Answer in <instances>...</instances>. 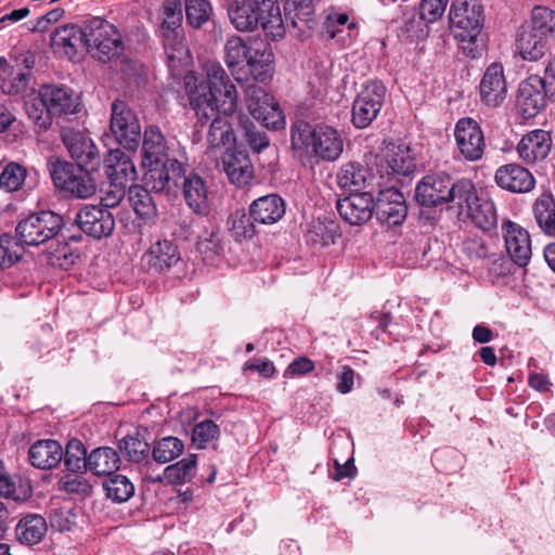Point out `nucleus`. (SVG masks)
<instances>
[{"label":"nucleus","instance_id":"nucleus-1","mask_svg":"<svg viewBox=\"0 0 555 555\" xmlns=\"http://www.w3.org/2000/svg\"><path fill=\"white\" fill-rule=\"evenodd\" d=\"M206 79L193 73L184 77L185 91L191 108L202 124L210 122L207 132L208 150H230L235 143L233 127L229 120L237 105V92L220 63L205 65Z\"/></svg>","mask_w":555,"mask_h":555},{"label":"nucleus","instance_id":"nucleus-2","mask_svg":"<svg viewBox=\"0 0 555 555\" xmlns=\"http://www.w3.org/2000/svg\"><path fill=\"white\" fill-rule=\"evenodd\" d=\"M177 145L167 140L157 126L145 128L142 141L143 182L152 190L168 189L172 181L181 178L183 163L180 157L183 153Z\"/></svg>","mask_w":555,"mask_h":555},{"label":"nucleus","instance_id":"nucleus-3","mask_svg":"<svg viewBox=\"0 0 555 555\" xmlns=\"http://www.w3.org/2000/svg\"><path fill=\"white\" fill-rule=\"evenodd\" d=\"M228 14L240 31H251L260 25L266 36L272 40L285 36L284 21L275 0H234Z\"/></svg>","mask_w":555,"mask_h":555},{"label":"nucleus","instance_id":"nucleus-4","mask_svg":"<svg viewBox=\"0 0 555 555\" xmlns=\"http://www.w3.org/2000/svg\"><path fill=\"white\" fill-rule=\"evenodd\" d=\"M272 52L264 46L253 47L240 36L230 37L224 44V62L237 81L246 68L255 81L263 82L272 75Z\"/></svg>","mask_w":555,"mask_h":555},{"label":"nucleus","instance_id":"nucleus-5","mask_svg":"<svg viewBox=\"0 0 555 555\" xmlns=\"http://www.w3.org/2000/svg\"><path fill=\"white\" fill-rule=\"evenodd\" d=\"M449 20L454 37L461 42L465 55L479 57L483 50L480 33L483 26V8L478 0H453Z\"/></svg>","mask_w":555,"mask_h":555},{"label":"nucleus","instance_id":"nucleus-6","mask_svg":"<svg viewBox=\"0 0 555 555\" xmlns=\"http://www.w3.org/2000/svg\"><path fill=\"white\" fill-rule=\"evenodd\" d=\"M468 179H453L444 172L425 176L415 188V198L418 204L427 207H436L450 204L455 209L456 204L466 194Z\"/></svg>","mask_w":555,"mask_h":555},{"label":"nucleus","instance_id":"nucleus-7","mask_svg":"<svg viewBox=\"0 0 555 555\" xmlns=\"http://www.w3.org/2000/svg\"><path fill=\"white\" fill-rule=\"evenodd\" d=\"M48 169L54 185L73 197L89 198L96 192L90 173L94 169L75 166L54 156L49 158Z\"/></svg>","mask_w":555,"mask_h":555},{"label":"nucleus","instance_id":"nucleus-8","mask_svg":"<svg viewBox=\"0 0 555 555\" xmlns=\"http://www.w3.org/2000/svg\"><path fill=\"white\" fill-rule=\"evenodd\" d=\"M64 225L63 217L52 210H40L23 218L16 225L22 244L38 246L56 238Z\"/></svg>","mask_w":555,"mask_h":555},{"label":"nucleus","instance_id":"nucleus-9","mask_svg":"<svg viewBox=\"0 0 555 555\" xmlns=\"http://www.w3.org/2000/svg\"><path fill=\"white\" fill-rule=\"evenodd\" d=\"M87 49L105 63L121 54L124 43L117 28L101 17L87 20Z\"/></svg>","mask_w":555,"mask_h":555},{"label":"nucleus","instance_id":"nucleus-10","mask_svg":"<svg viewBox=\"0 0 555 555\" xmlns=\"http://www.w3.org/2000/svg\"><path fill=\"white\" fill-rule=\"evenodd\" d=\"M466 191L463 199H460L455 206L459 216L467 217L483 232L496 229L499 218L494 202L488 197H480L470 180Z\"/></svg>","mask_w":555,"mask_h":555},{"label":"nucleus","instance_id":"nucleus-11","mask_svg":"<svg viewBox=\"0 0 555 555\" xmlns=\"http://www.w3.org/2000/svg\"><path fill=\"white\" fill-rule=\"evenodd\" d=\"M109 130L124 149L135 151L141 139V125L135 113L122 100H115L111 107Z\"/></svg>","mask_w":555,"mask_h":555},{"label":"nucleus","instance_id":"nucleus-12","mask_svg":"<svg viewBox=\"0 0 555 555\" xmlns=\"http://www.w3.org/2000/svg\"><path fill=\"white\" fill-rule=\"evenodd\" d=\"M182 190L186 205L191 210L201 217H207L210 214L211 205L208 196L206 183L202 177L194 172H186V167L182 165V176L177 181H172L168 189L155 191V193L169 194Z\"/></svg>","mask_w":555,"mask_h":555},{"label":"nucleus","instance_id":"nucleus-13","mask_svg":"<svg viewBox=\"0 0 555 555\" xmlns=\"http://www.w3.org/2000/svg\"><path fill=\"white\" fill-rule=\"evenodd\" d=\"M455 157L478 162L486 150L485 134L480 125L470 117L460 118L454 126Z\"/></svg>","mask_w":555,"mask_h":555},{"label":"nucleus","instance_id":"nucleus-14","mask_svg":"<svg viewBox=\"0 0 555 555\" xmlns=\"http://www.w3.org/2000/svg\"><path fill=\"white\" fill-rule=\"evenodd\" d=\"M386 88L382 81L367 82L352 104V124L364 129L377 117L384 104Z\"/></svg>","mask_w":555,"mask_h":555},{"label":"nucleus","instance_id":"nucleus-15","mask_svg":"<svg viewBox=\"0 0 555 555\" xmlns=\"http://www.w3.org/2000/svg\"><path fill=\"white\" fill-rule=\"evenodd\" d=\"M61 134L70 157L76 160L75 166L89 169L100 166L99 150L88 134L73 128H63Z\"/></svg>","mask_w":555,"mask_h":555},{"label":"nucleus","instance_id":"nucleus-16","mask_svg":"<svg viewBox=\"0 0 555 555\" xmlns=\"http://www.w3.org/2000/svg\"><path fill=\"white\" fill-rule=\"evenodd\" d=\"M75 223L88 236L102 240L112 235L115 218L105 207L85 205L75 217Z\"/></svg>","mask_w":555,"mask_h":555},{"label":"nucleus","instance_id":"nucleus-17","mask_svg":"<svg viewBox=\"0 0 555 555\" xmlns=\"http://www.w3.org/2000/svg\"><path fill=\"white\" fill-rule=\"evenodd\" d=\"M501 231L507 255L517 267L525 268L532 255L529 232L509 219L502 220Z\"/></svg>","mask_w":555,"mask_h":555},{"label":"nucleus","instance_id":"nucleus-18","mask_svg":"<svg viewBox=\"0 0 555 555\" xmlns=\"http://www.w3.org/2000/svg\"><path fill=\"white\" fill-rule=\"evenodd\" d=\"M406 212L405 198L395 188L380 190L374 198V214L380 223L399 225L404 221Z\"/></svg>","mask_w":555,"mask_h":555},{"label":"nucleus","instance_id":"nucleus-19","mask_svg":"<svg viewBox=\"0 0 555 555\" xmlns=\"http://www.w3.org/2000/svg\"><path fill=\"white\" fill-rule=\"evenodd\" d=\"M546 104V90L544 80L531 76L524 80L518 88L516 106L519 114L525 118L537 116Z\"/></svg>","mask_w":555,"mask_h":555},{"label":"nucleus","instance_id":"nucleus-20","mask_svg":"<svg viewBox=\"0 0 555 555\" xmlns=\"http://www.w3.org/2000/svg\"><path fill=\"white\" fill-rule=\"evenodd\" d=\"M340 217L351 225L367 222L374 214V197L370 191L350 193L338 199L336 205Z\"/></svg>","mask_w":555,"mask_h":555},{"label":"nucleus","instance_id":"nucleus-21","mask_svg":"<svg viewBox=\"0 0 555 555\" xmlns=\"http://www.w3.org/2000/svg\"><path fill=\"white\" fill-rule=\"evenodd\" d=\"M284 26H292L296 36L308 37L314 28L315 9L313 0H284Z\"/></svg>","mask_w":555,"mask_h":555},{"label":"nucleus","instance_id":"nucleus-22","mask_svg":"<svg viewBox=\"0 0 555 555\" xmlns=\"http://www.w3.org/2000/svg\"><path fill=\"white\" fill-rule=\"evenodd\" d=\"M552 138L548 131L535 129L522 135L516 146L519 159L529 166L546 159L551 152Z\"/></svg>","mask_w":555,"mask_h":555},{"label":"nucleus","instance_id":"nucleus-23","mask_svg":"<svg viewBox=\"0 0 555 555\" xmlns=\"http://www.w3.org/2000/svg\"><path fill=\"white\" fill-rule=\"evenodd\" d=\"M494 181L502 190L512 193H529L537 183L532 172L516 163L500 166L495 170Z\"/></svg>","mask_w":555,"mask_h":555},{"label":"nucleus","instance_id":"nucleus-24","mask_svg":"<svg viewBox=\"0 0 555 555\" xmlns=\"http://www.w3.org/2000/svg\"><path fill=\"white\" fill-rule=\"evenodd\" d=\"M167 66L172 76H180L190 62V52L184 42L183 29L159 30Z\"/></svg>","mask_w":555,"mask_h":555},{"label":"nucleus","instance_id":"nucleus-25","mask_svg":"<svg viewBox=\"0 0 555 555\" xmlns=\"http://www.w3.org/2000/svg\"><path fill=\"white\" fill-rule=\"evenodd\" d=\"M480 98L485 104L492 107L500 106L507 92L503 66L499 63L490 64L479 85Z\"/></svg>","mask_w":555,"mask_h":555},{"label":"nucleus","instance_id":"nucleus-26","mask_svg":"<svg viewBox=\"0 0 555 555\" xmlns=\"http://www.w3.org/2000/svg\"><path fill=\"white\" fill-rule=\"evenodd\" d=\"M105 163L106 176L114 186L125 189L128 183L135 180V166L125 152L118 149L111 150Z\"/></svg>","mask_w":555,"mask_h":555},{"label":"nucleus","instance_id":"nucleus-27","mask_svg":"<svg viewBox=\"0 0 555 555\" xmlns=\"http://www.w3.org/2000/svg\"><path fill=\"white\" fill-rule=\"evenodd\" d=\"M285 201L275 193L267 194L254 199L249 205V212L258 224L271 225L279 222L285 215Z\"/></svg>","mask_w":555,"mask_h":555},{"label":"nucleus","instance_id":"nucleus-28","mask_svg":"<svg viewBox=\"0 0 555 555\" xmlns=\"http://www.w3.org/2000/svg\"><path fill=\"white\" fill-rule=\"evenodd\" d=\"M42 96L53 117L75 114L80 106L78 95L68 87L46 85L42 87Z\"/></svg>","mask_w":555,"mask_h":555},{"label":"nucleus","instance_id":"nucleus-29","mask_svg":"<svg viewBox=\"0 0 555 555\" xmlns=\"http://www.w3.org/2000/svg\"><path fill=\"white\" fill-rule=\"evenodd\" d=\"M87 21L82 27L74 24L56 28L51 34V47L60 55L73 57L77 46L83 43L87 47Z\"/></svg>","mask_w":555,"mask_h":555},{"label":"nucleus","instance_id":"nucleus-30","mask_svg":"<svg viewBox=\"0 0 555 555\" xmlns=\"http://www.w3.org/2000/svg\"><path fill=\"white\" fill-rule=\"evenodd\" d=\"M222 168L230 181L237 186L248 184L254 177L251 162L244 151H225L222 155Z\"/></svg>","mask_w":555,"mask_h":555},{"label":"nucleus","instance_id":"nucleus-31","mask_svg":"<svg viewBox=\"0 0 555 555\" xmlns=\"http://www.w3.org/2000/svg\"><path fill=\"white\" fill-rule=\"evenodd\" d=\"M380 167L386 175L393 177H406L415 168L414 158L405 144H390L382 159Z\"/></svg>","mask_w":555,"mask_h":555},{"label":"nucleus","instance_id":"nucleus-32","mask_svg":"<svg viewBox=\"0 0 555 555\" xmlns=\"http://www.w3.org/2000/svg\"><path fill=\"white\" fill-rule=\"evenodd\" d=\"M344 141L339 132L327 125L317 126L312 153L323 160L334 162L343 153Z\"/></svg>","mask_w":555,"mask_h":555},{"label":"nucleus","instance_id":"nucleus-33","mask_svg":"<svg viewBox=\"0 0 555 555\" xmlns=\"http://www.w3.org/2000/svg\"><path fill=\"white\" fill-rule=\"evenodd\" d=\"M143 260L155 271H164L175 266L180 260L177 246L169 240L158 238L152 243L144 254Z\"/></svg>","mask_w":555,"mask_h":555},{"label":"nucleus","instance_id":"nucleus-34","mask_svg":"<svg viewBox=\"0 0 555 555\" xmlns=\"http://www.w3.org/2000/svg\"><path fill=\"white\" fill-rule=\"evenodd\" d=\"M374 176L360 163L350 162L343 165L337 172L338 185L350 193H361L372 184Z\"/></svg>","mask_w":555,"mask_h":555},{"label":"nucleus","instance_id":"nucleus-35","mask_svg":"<svg viewBox=\"0 0 555 555\" xmlns=\"http://www.w3.org/2000/svg\"><path fill=\"white\" fill-rule=\"evenodd\" d=\"M28 456L33 466L50 469L62 461L63 449L56 440H39L29 448Z\"/></svg>","mask_w":555,"mask_h":555},{"label":"nucleus","instance_id":"nucleus-36","mask_svg":"<svg viewBox=\"0 0 555 555\" xmlns=\"http://www.w3.org/2000/svg\"><path fill=\"white\" fill-rule=\"evenodd\" d=\"M118 451L111 447H99L89 454V470L96 476H111L120 467Z\"/></svg>","mask_w":555,"mask_h":555},{"label":"nucleus","instance_id":"nucleus-37","mask_svg":"<svg viewBox=\"0 0 555 555\" xmlns=\"http://www.w3.org/2000/svg\"><path fill=\"white\" fill-rule=\"evenodd\" d=\"M533 217L539 228L548 236L555 235V198L551 192H543L533 203Z\"/></svg>","mask_w":555,"mask_h":555},{"label":"nucleus","instance_id":"nucleus-38","mask_svg":"<svg viewBox=\"0 0 555 555\" xmlns=\"http://www.w3.org/2000/svg\"><path fill=\"white\" fill-rule=\"evenodd\" d=\"M151 192L155 191L144 182L143 185H130L128 192L134 212L145 221L152 220L157 214L156 204Z\"/></svg>","mask_w":555,"mask_h":555},{"label":"nucleus","instance_id":"nucleus-39","mask_svg":"<svg viewBox=\"0 0 555 555\" xmlns=\"http://www.w3.org/2000/svg\"><path fill=\"white\" fill-rule=\"evenodd\" d=\"M516 47L524 60L537 61L545 53L546 39L528 26H522L517 36Z\"/></svg>","mask_w":555,"mask_h":555},{"label":"nucleus","instance_id":"nucleus-40","mask_svg":"<svg viewBox=\"0 0 555 555\" xmlns=\"http://www.w3.org/2000/svg\"><path fill=\"white\" fill-rule=\"evenodd\" d=\"M47 529V522L42 516L29 514L20 520L15 531L20 542L33 545L43 539Z\"/></svg>","mask_w":555,"mask_h":555},{"label":"nucleus","instance_id":"nucleus-41","mask_svg":"<svg viewBox=\"0 0 555 555\" xmlns=\"http://www.w3.org/2000/svg\"><path fill=\"white\" fill-rule=\"evenodd\" d=\"M62 460L65 468L70 473L83 474L89 470V455L83 443L78 439L68 441Z\"/></svg>","mask_w":555,"mask_h":555},{"label":"nucleus","instance_id":"nucleus-42","mask_svg":"<svg viewBox=\"0 0 555 555\" xmlns=\"http://www.w3.org/2000/svg\"><path fill=\"white\" fill-rule=\"evenodd\" d=\"M338 235V227L335 222H325L320 219L312 221L307 233L306 241L315 247H325L334 243Z\"/></svg>","mask_w":555,"mask_h":555},{"label":"nucleus","instance_id":"nucleus-43","mask_svg":"<svg viewBox=\"0 0 555 555\" xmlns=\"http://www.w3.org/2000/svg\"><path fill=\"white\" fill-rule=\"evenodd\" d=\"M317 126L313 127L307 121L297 120L291 128L292 147L300 154H308L313 150Z\"/></svg>","mask_w":555,"mask_h":555},{"label":"nucleus","instance_id":"nucleus-44","mask_svg":"<svg viewBox=\"0 0 555 555\" xmlns=\"http://www.w3.org/2000/svg\"><path fill=\"white\" fill-rule=\"evenodd\" d=\"M33 494V489L27 480H23L20 476H5L2 474V498L8 504H21L26 502Z\"/></svg>","mask_w":555,"mask_h":555},{"label":"nucleus","instance_id":"nucleus-45","mask_svg":"<svg viewBox=\"0 0 555 555\" xmlns=\"http://www.w3.org/2000/svg\"><path fill=\"white\" fill-rule=\"evenodd\" d=\"M107 498L115 502H127L134 494V486L130 479L120 474H114L103 483Z\"/></svg>","mask_w":555,"mask_h":555},{"label":"nucleus","instance_id":"nucleus-46","mask_svg":"<svg viewBox=\"0 0 555 555\" xmlns=\"http://www.w3.org/2000/svg\"><path fill=\"white\" fill-rule=\"evenodd\" d=\"M27 115L40 130H47L52 124V113L48 102L42 96V88L38 95L25 103Z\"/></svg>","mask_w":555,"mask_h":555},{"label":"nucleus","instance_id":"nucleus-47","mask_svg":"<svg viewBox=\"0 0 555 555\" xmlns=\"http://www.w3.org/2000/svg\"><path fill=\"white\" fill-rule=\"evenodd\" d=\"M196 456L190 455L165 468V478L170 483L181 485L190 482L195 476Z\"/></svg>","mask_w":555,"mask_h":555},{"label":"nucleus","instance_id":"nucleus-48","mask_svg":"<svg viewBox=\"0 0 555 555\" xmlns=\"http://www.w3.org/2000/svg\"><path fill=\"white\" fill-rule=\"evenodd\" d=\"M527 26L544 39H555V12L546 7H534L531 24Z\"/></svg>","mask_w":555,"mask_h":555},{"label":"nucleus","instance_id":"nucleus-49","mask_svg":"<svg viewBox=\"0 0 555 555\" xmlns=\"http://www.w3.org/2000/svg\"><path fill=\"white\" fill-rule=\"evenodd\" d=\"M256 224L250 212L244 210H235L228 219L229 230L236 241L251 238L256 233Z\"/></svg>","mask_w":555,"mask_h":555},{"label":"nucleus","instance_id":"nucleus-50","mask_svg":"<svg viewBox=\"0 0 555 555\" xmlns=\"http://www.w3.org/2000/svg\"><path fill=\"white\" fill-rule=\"evenodd\" d=\"M118 448L127 460L133 463L146 461L150 454V444L139 435L124 437Z\"/></svg>","mask_w":555,"mask_h":555},{"label":"nucleus","instance_id":"nucleus-51","mask_svg":"<svg viewBox=\"0 0 555 555\" xmlns=\"http://www.w3.org/2000/svg\"><path fill=\"white\" fill-rule=\"evenodd\" d=\"M196 247L204 261H214L222 248L219 231L212 225L206 228L204 232L198 235Z\"/></svg>","mask_w":555,"mask_h":555},{"label":"nucleus","instance_id":"nucleus-52","mask_svg":"<svg viewBox=\"0 0 555 555\" xmlns=\"http://www.w3.org/2000/svg\"><path fill=\"white\" fill-rule=\"evenodd\" d=\"M183 442L176 437H165L154 446L153 459L160 464L168 463L178 457L183 452Z\"/></svg>","mask_w":555,"mask_h":555},{"label":"nucleus","instance_id":"nucleus-53","mask_svg":"<svg viewBox=\"0 0 555 555\" xmlns=\"http://www.w3.org/2000/svg\"><path fill=\"white\" fill-rule=\"evenodd\" d=\"M245 96L246 106L254 118L264 109V106L274 100V96L255 83L246 87Z\"/></svg>","mask_w":555,"mask_h":555},{"label":"nucleus","instance_id":"nucleus-54","mask_svg":"<svg viewBox=\"0 0 555 555\" xmlns=\"http://www.w3.org/2000/svg\"><path fill=\"white\" fill-rule=\"evenodd\" d=\"M212 8L208 0H185V14L189 24L202 27L210 17Z\"/></svg>","mask_w":555,"mask_h":555},{"label":"nucleus","instance_id":"nucleus-55","mask_svg":"<svg viewBox=\"0 0 555 555\" xmlns=\"http://www.w3.org/2000/svg\"><path fill=\"white\" fill-rule=\"evenodd\" d=\"M182 20L181 0H166L163 4V21L159 30L182 29Z\"/></svg>","mask_w":555,"mask_h":555},{"label":"nucleus","instance_id":"nucleus-56","mask_svg":"<svg viewBox=\"0 0 555 555\" xmlns=\"http://www.w3.org/2000/svg\"><path fill=\"white\" fill-rule=\"evenodd\" d=\"M26 169L17 163L11 162L2 169V190L16 192L24 184Z\"/></svg>","mask_w":555,"mask_h":555},{"label":"nucleus","instance_id":"nucleus-57","mask_svg":"<svg viewBox=\"0 0 555 555\" xmlns=\"http://www.w3.org/2000/svg\"><path fill=\"white\" fill-rule=\"evenodd\" d=\"M219 435L218 425L210 420H205L194 426L192 441L197 449H204L208 442L217 439Z\"/></svg>","mask_w":555,"mask_h":555},{"label":"nucleus","instance_id":"nucleus-58","mask_svg":"<svg viewBox=\"0 0 555 555\" xmlns=\"http://www.w3.org/2000/svg\"><path fill=\"white\" fill-rule=\"evenodd\" d=\"M255 119L267 129L279 130L285 126V117L275 99L264 106V109Z\"/></svg>","mask_w":555,"mask_h":555},{"label":"nucleus","instance_id":"nucleus-59","mask_svg":"<svg viewBox=\"0 0 555 555\" xmlns=\"http://www.w3.org/2000/svg\"><path fill=\"white\" fill-rule=\"evenodd\" d=\"M61 489L69 494L88 496L92 492V485L81 475H66L61 481Z\"/></svg>","mask_w":555,"mask_h":555},{"label":"nucleus","instance_id":"nucleus-60","mask_svg":"<svg viewBox=\"0 0 555 555\" xmlns=\"http://www.w3.org/2000/svg\"><path fill=\"white\" fill-rule=\"evenodd\" d=\"M464 254L474 260L489 258L493 253L487 242L480 236H472L463 242Z\"/></svg>","mask_w":555,"mask_h":555},{"label":"nucleus","instance_id":"nucleus-61","mask_svg":"<svg viewBox=\"0 0 555 555\" xmlns=\"http://www.w3.org/2000/svg\"><path fill=\"white\" fill-rule=\"evenodd\" d=\"M246 142L257 153L269 146V138L266 132L260 131L253 122L245 121L242 125Z\"/></svg>","mask_w":555,"mask_h":555},{"label":"nucleus","instance_id":"nucleus-62","mask_svg":"<svg viewBox=\"0 0 555 555\" xmlns=\"http://www.w3.org/2000/svg\"><path fill=\"white\" fill-rule=\"evenodd\" d=\"M449 0H422L420 15L427 23H435L440 20L447 9Z\"/></svg>","mask_w":555,"mask_h":555},{"label":"nucleus","instance_id":"nucleus-63","mask_svg":"<svg viewBox=\"0 0 555 555\" xmlns=\"http://www.w3.org/2000/svg\"><path fill=\"white\" fill-rule=\"evenodd\" d=\"M24 63L27 70L18 72L16 76L10 81L8 89H5V86L2 85V92L7 91L10 94H20L26 90L30 77L29 70L35 63L33 55L25 56Z\"/></svg>","mask_w":555,"mask_h":555},{"label":"nucleus","instance_id":"nucleus-64","mask_svg":"<svg viewBox=\"0 0 555 555\" xmlns=\"http://www.w3.org/2000/svg\"><path fill=\"white\" fill-rule=\"evenodd\" d=\"M346 25H348V27L354 26L353 23H349V15L344 12L332 11L326 15L324 33L328 38L333 39Z\"/></svg>","mask_w":555,"mask_h":555}]
</instances>
